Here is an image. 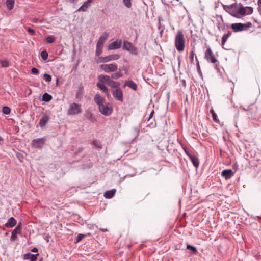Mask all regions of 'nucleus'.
I'll return each mask as SVG.
<instances>
[{
	"instance_id": "26",
	"label": "nucleus",
	"mask_w": 261,
	"mask_h": 261,
	"mask_svg": "<svg viewBox=\"0 0 261 261\" xmlns=\"http://www.w3.org/2000/svg\"><path fill=\"white\" fill-rule=\"evenodd\" d=\"M14 0H7L6 6L9 10H12L13 8Z\"/></svg>"
},
{
	"instance_id": "45",
	"label": "nucleus",
	"mask_w": 261,
	"mask_h": 261,
	"mask_svg": "<svg viewBox=\"0 0 261 261\" xmlns=\"http://www.w3.org/2000/svg\"><path fill=\"white\" fill-rule=\"evenodd\" d=\"M38 251V249L37 248H33L32 249L31 251L33 252H37Z\"/></svg>"
},
{
	"instance_id": "48",
	"label": "nucleus",
	"mask_w": 261,
	"mask_h": 261,
	"mask_svg": "<svg viewBox=\"0 0 261 261\" xmlns=\"http://www.w3.org/2000/svg\"><path fill=\"white\" fill-rule=\"evenodd\" d=\"M153 114H154V111H152L150 114L149 119H150L153 116Z\"/></svg>"
},
{
	"instance_id": "25",
	"label": "nucleus",
	"mask_w": 261,
	"mask_h": 261,
	"mask_svg": "<svg viewBox=\"0 0 261 261\" xmlns=\"http://www.w3.org/2000/svg\"><path fill=\"white\" fill-rule=\"evenodd\" d=\"M231 32H229L226 34H224L223 36L222 39V45L224 46L226 42L227 41L228 38L231 36Z\"/></svg>"
},
{
	"instance_id": "30",
	"label": "nucleus",
	"mask_w": 261,
	"mask_h": 261,
	"mask_svg": "<svg viewBox=\"0 0 261 261\" xmlns=\"http://www.w3.org/2000/svg\"><path fill=\"white\" fill-rule=\"evenodd\" d=\"M237 14L241 15H245V7H241L237 10Z\"/></svg>"
},
{
	"instance_id": "11",
	"label": "nucleus",
	"mask_w": 261,
	"mask_h": 261,
	"mask_svg": "<svg viewBox=\"0 0 261 261\" xmlns=\"http://www.w3.org/2000/svg\"><path fill=\"white\" fill-rule=\"evenodd\" d=\"M247 25L245 24H242L241 23H236L232 24L231 28L234 32H240L243 31L247 28Z\"/></svg>"
},
{
	"instance_id": "35",
	"label": "nucleus",
	"mask_w": 261,
	"mask_h": 261,
	"mask_svg": "<svg viewBox=\"0 0 261 261\" xmlns=\"http://www.w3.org/2000/svg\"><path fill=\"white\" fill-rule=\"evenodd\" d=\"M92 144L97 148H101L102 145L97 140H94L92 142Z\"/></svg>"
},
{
	"instance_id": "41",
	"label": "nucleus",
	"mask_w": 261,
	"mask_h": 261,
	"mask_svg": "<svg viewBox=\"0 0 261 261\" xmlns=\"http://www.w3.org/2000/svg\"><path fill=\"white\" fill-rule=\"evenodd\" d=\"M27 31L31 35H34L35 34V30L32 28H28Z\"/></svg>"
},
{
	"instance_id": "13",
	"label": "nucleus",
	"mask_w": 261,
	"mask_h": 261,
	"mask_svg": "<svg viewBox=\"0 0 261 261\" xmlns=\"http://www.w3.org/2000/svg\"><path fill=\"white\" fill-rule=\"evenodd\" d=\"M235 171H233L232 169H225L222 172L221 175L226 179H228L233 175Z\"/></svg>"
},
{
	"instance_id": "54",
	"label": "nucleus",
	"mask_w": 261,
	"mask_h": 261,
	"mask_svg": "<svg viewBox=\"0 0 261 261\" xmlns=\"http://www.w3.org/2000/svg\"><path fill=\"white\" fill-rule=\"evenodd\" d=\"M177 1H179V0H176Z\"/></svg>"
},
{
	"instance_id": "52",
	"label": "nucleus",
	"mask_w": 261,
	"mask_h": 261,
	"mask_svg": "<svg viewBox=\"0 0 261 261\" xmlns=\"http://www.w3.org/2000/svg\"><path fill=\"white\" fill-rule=\"evenodd\" d=\"M58 82H59V79H57L56 80V85H58Z\"/></svg>"
},
{
	"instance_id": "8",
	"label": "nucleus",
	"mask_w": 261,
	"mask_h": 261,
	"mask_svg": "<svg viewBox=\"0 0 261 261\" xmlns=\"http://www.w3.org/2000/svg\"><path fill=\"white\" fill-rule=\"evenodd\" d=\"M21 232V224L19 223L12 231L10 240L14 241L17 239V234H20Z\"/></svg>"
},
{
	"instance_id": "22",
	"label": "nucleus",
	"mask_w": 261,
	"mask_h": 261,
	"mask_svg": "<svg viewBox=\"0 0 261 261\" xmlns=\"http://www.w3.org/2000/svg\"><path fill=\"white\" fill-rule=\"evenodd\" d=\"M107 85L111 87L117 88L120 85V84L118 82L113 81L112 79H111Z\"/></svg>"
},
{
	"instance_id": "50",
	"label": "nucleus",
	"mask_w": 261,
	"mask_h": 261,
	"mask_svg": "<svg viewBox=\"0 0 261 261\" xmlns=\"http://www.w3.org/2000/svg\"><path fill=\"white\" fill-rule=\"evenodd\" d=\"M199 164H193L196 169H197Z\"/></svg>"
},
{
	"instance_id": "47",
	"label": "nucleus",
	"mask_w": 261,
	"mask_h": 261,
	"mask_svg": "<svg viewBox=\"0 0 261 261\" xmlns=\"http://www.w3.org/2000/svg\"><path fill=\"white\" fill-rule=\"evenodd\" d=\"M38 21L41 22V21L39 20L38 19H37V18H34L33 20V22H37Z\"/></svg>"
},
{
	"instance_id": "15",
	"label": "nucleus",
	"mask_w": 261,
	"mask_h": 261,
	"mask_svg": "<svg viewBox=\"0 0 261 261\" xmlns=\"http://www.w3.org/2000/svg\"><path fill=\"white\" fill-rule=\"evenodd\" d=\"M16 224L17 221L13 217H11L8 220L5 225L7 228H12L14 227Z\"/></svg>"
},
{
	"instance_id": "3",
	"label": "nucleus",
	"mask_w": 261,
	"mask_h": 261,
	"mask_svg": "<svg viewBox=\"0 0 261 261\" xmlns=\"http://www.w3.org/2000/svg\"><path fill=\"white\" fill-rule=\"evenodd\" d=\"M108 37V34L104 33L98 40L96 44V55L99 56L102 51L103 44Z\"/></svg>"
},
{
	"instance_id": "4",
	"label": "nucleus",
	"mask_w": 261,
	"mask_h": 261,
	"mask_svg": "<svg viewBox=\"0 0 261 261\" xmlns=\"http://www.w3.org/2000/svg\"><path fill=\"white\" fill-rule=\"evenodd\" d=\"M82 110L80 104L72 103L68 110V114L70 115H74L80 114L82 112Z\"/></svg>"
},
{
	"instance_id": "39",
	"label": "nucleus",
	"mask_w": 261,
	"mask_h": 261,
	"mask_svg": "<svg viewBox=\"0 0 261 261\" xmlns=\"http://www.w3.org/2000/svg\"><path fill=\"white\" fill-rule=\"evenodd\" d=\"M85 236L83 234H79L75 239V242L78 243L80 242Z\"/></svg>"
},
{
	"instance_id": "28",
	"label": "nucleus",
	"mask_w": 261,
	"mask_h": 261,
	"mask_svg": "<svg viewBox=\"0 0 261 261\" xmlns=\"http://www.w3.org/2000/svg\"><path fill=\"white\" fill-rule=\"evenodd\" d=\"M188 155L189 158L191 159V161L192 163H193V164L199 163L198 159L196 157H195L194 155H192L191 154H189V153L188 154Z\"/></svg>"
},
{
	"instance_id": "9",
	"label": "nucleus",
	"mask_w": 261,
	"mask_h": 261,
	"mask_svg": "<svg viewBox=\"0 0 261 261\" xmlns=\"http://www.w3.org/2000/svg\"><path fill=\"white\" fill-rule=\"evenodd\" d=\"M114 97L120 101L123 100V91L120 88H117L113 92Z\"/></svg>"
},
{
	"instance_id": "49",
	"label": "nucleus",
	"mask_w": 261,
	"mask_h": 261,
	"mask_svg": "<svg viewBox=\"0 0 261 261\" xmlns=\"http://www.w3.org/2000/svg\"><path fill=\"white\" fill-rule=\"evenodd\" d=\"M211 112L212 113V116H213V115L216 114L213 110H211Z\"/></svg>"
},
{
	"instance_id": "44",
	"label": "nucleus",
	"mask_w": 261,
	"mask_h": 261,
	"mask_svg": "<svg viewBox=\"0 0 261 261\" xmlns=\"http://www.w3.org/2000/svg\"><path fill=\"white\" fill-rule=\"evenodd\" d=\"M190 54H191V55H190V56H191V57H190V58H191V60H192V61H193V58H194V52L192 51H191V53H190Z\"/></svg>"
},
{
	"instance_id": "18",
	"label": "nucleus",
	"mask_w": 261,
	"mask_h": 261,
	"mask_svg": "<svg viewBox=\"0 0 261 261\" xmlns=\"http://www.w3.org/2000/svg\"><path fill=\"white\" fill-rule=\"evenodd\" d=\"M123 49L129 51H133V50L136 49L133 44L127 41H124Z\"/></svg>"
},
{
	"instance_id": "36",
	"label": "nucleus",
	"mask_w": 261,
	"mask_h": 261,
	"mask_svg": "<svg viewBox=\"0 0 261 261\" xmlns=\"http://www.w3.org/2000/svg\"><path fill=\"white\" fill-rule=\"evenodd\" d=\"M41 57L44 60H46L48 58V53L46 51H42L41 53Z\"/></svg>"
},
{
	"instance_id": "33",
	"label": "nucleus",
	"mask_w": 261,
	"mask_h": 261,
	"mask_svg": "<svg viewBox=\"0 0 261 261\" xmlns=\"http://www.w3.org/2000/svg\"><path fill=\"white\" fill-rule=\"evenodd\" d=\"M2 112L4 114L8 115L10 113V109L7 106H5L3 108Z\"/></svg>"
},
{
	"instance_id": "37",
	"label": "nucleus",
	"mask_w": 261,
	"mask_h": 261,
	"mask_svg": "<svg viewBox=\"0 0 261 261\" xmlns=\"http://www.w3.org/2000/svg\"><path fill=\"white\" fill-rule=\"evenodd\" d=\"M123 2L127 8H130L131 7V0H123Z\"/></svg>"
},
{
	"instance_id": "2",
	"label": "nucleus",
	"mask_w": 261,
	"mask_h": 261,
	"mask_svg": "<svg viewBox=\"0 0 261 261\" xmlns=\"http://www.w3.org/2000/svg\"><path fill=\"white\" fill-rule=\"evenodd\" d=\"M186 39L182 31L178 30L175 36V46L177 50L179 52H182L185 47Z\"/></svg>"
},
{
	"instance_id": "6",
	"label": "nucleus",
	"mask_w": 261,
	"mask_h": 261,
	"mask_svg": "<svg viewBox=\"0 0 261 261\" xmlns=\"http://www.w3.org/2000/svg\"><path fill=\"white\" fill-rule=\"evenodd\" d=\"M100 68L107 73L115 72L118 69V66L115 64H102Z\"/></svg>"
},
{
	"instance_id": "51",
	"label": "nucleus",
	"mask_w": 261,
	"mask_h": 261,
	"mask_svg": "<svg viewBox=\"0 0 261 261\" xmlns=\"http://www.w3.org/2000/svg\"><path fill=\"white\" fill-rule=\"evenodd\" d=\"M92 0H88L86 2H89V3L90 5H91V3H92Z\"/></svg>"
},
{
	"instance_id": "31",
	"label": "nucleus",
	"mask_w": 261,
	"mask_h": 261,
	"mask_svg": "<svg viewBox=\"0 0 261 261\" xmlns=\"http://www.w3.org/2000/svg\"><path fill=\"white\" fill-rule=\"evenodd\" d=\"M45 40L47 42L49 43H52L55 42V38L53 36H48L45 38Z\"/></svg>"
},
{
	"instance_id": "29",
	"label": "nucleus",
	"mask_w": 261,
	"mask_h": 261,
	"mask_svg": "<svg viewBox=\"0 0 261 261\" xmlns=\"http://www.w3.org/2000/svg\"><path fill=\"white\" fill-rule=\"evenodd\" d=\"M85 117L91 121H94L95 120L93 114L90 112H86L85 113Z\"/></svg>"
},
{
	"instance_id": "7",
	"label": "nucleus",
	"mask_w": 261,
	"mask_h": 261,
	"mask_svg": "<svg viewBox=\"0 0 261 261\" xmlns=\"http://www.w3.org/2000/svg\"><path fill=\"white\" fill-rule=\"evenodd\" d=\"M119 55L118 54L109 55L105 57H100L97 62H108L113 60H117L119 58Z\"/></svg>"
},
{
	"instance_id": "32",
	"label": "nucleus",
	"mask_w": 261,
	"mask_h": 261,
	"mask_svg": "<svg viewBox=\"0 0 261 261\" xmlns=\"http://www.w3.org/2000/svg\"><path fill=\"white\" fill-rule=\"evenodd\" d=\"M245 15L251 14L253 12V9L250 7H245Z\"/></svg>"
},
{
	"instance_id": "21",
	"label": "nucleus",
	"mask_w": 261,
	"mask_h": 261,
	"mask_svg": "<svg viewBox=\"0 0 261 261\" xmlns=\"http://www.w3.org/2000/svg\"><path fill=\"white\" fill-rule=\"evenodd\" d=\"M49 120V117L48 116L44 115L42 117V118L40 119L39 122V124L41 127H44L46 124L47 123Z\"/></svg>"
},
{
	"instance_id": "16",
	"label": "nucleus",
	"mask_w": 261,
	"mask_h": 261,
	"mask_svg": "<svg viewBox=\"0 0 261 261\" xmlns=\"http://www.w3.org/2000/svg\"><path fill=\"white\" fill-rule=\"evenodd\" d=\"M111 79V77L107 75L101 74L98 76V79L99 81L98 82H100L102 84L106 83L108 84Z\"/></svg>"
},
{
	"instance_id": "53",
	"label": "nucleus",
	"mask_w": 261,
	"mask_h": 261,
	"mask_svg": "<svg viewBox=\"0 0 261 261\" xmlns=\"http://www.w3.org/2000/svg\"><path fill=\"white\" fill-rule=\"evenodd\" d=\"M258 3H261V0H258Z\"/></svg>"
},
{
	"instance_id": "40",
	"label": "nucleus",
	"mask_w": 261,
	"mask_h": 261,
	"mask_svg": "<svg viewBox=\"0 0 261 261\" xmlns=\"http://www.w3.org/2000/svg\"><path fill=\"white\" fill-rule=\"evenodd\" d=\"M1 64L2 67H7L9 66V62L7 60H1Z\"/></svg>"
},
{
	"instance_id": "23",
	"label": "nucleus",
	"mask_w": 261,
	"mask_h": 261,
	"mask_svg": "<svg viewBox=\"0 0 261 261\" xmlns=\"http://www.w3.org/2000/svg\"><path fill=\"white\" fill-rule=\"evenodd\" d=\"M90 6L89 2H85L83 5L78 9L79 11H86L88 8Z\"/></svg>"
},
{
	"instance_id": "46",
	"label": "nucleus",
	"mask_w": 261,
	"mask_h": 261,
	"mask_svg": "<svg viewBox=\"0 0 261 261\" xmlns=\"http://www.w3.org/2000/svg\"><path fill=\"white\" fill-rule=\"evenodd\" d=\"M99 230L102 232L108 231V230L107 228H100Z\"/></svg>"
},
{
	"instance_id": "42",
	"label": "nucleus",
	"mask_w": 261,
	"mask_h": 261,
	"mask_svg": "<svg viewBox=\"0 0 261 261\" xmlns=\"http://www.w3.org/2000/svg\"><path fill=\"white\" fill-rule=\"evenodd\" d=\"M31 72L34 74H38L39 73V70L36 68H33L31 69Z\"/></svg>"
},
{
	"instance_id": "34",
	"label": "nucleus",
	"mask_w": 261,
	"mask_h": 261,
	"mask_svg": "<svg viewBox=\"0 0 261 261\" xmlns=\"http://www.w3.org/2000/svg\"><path fill=\"white\" fill-rule=\"evenodd\" d=\"M187 249L188 250H191L194 253H196L197 252L196 248L190 245H188L187 246Z\"/></svg>"
},
{
	"instance_id": "10",
	"label": "nucleus",
	"mask_w": 261,
	"mask_h": 261,
	"mask_svg": "<svg viewBox=\"0 0 261 261\" xmlns=\"http://www.w3.org/2000/svg\"><path fill=\"white\" fill-rule=\"evenodd\" d=\"M44 138L34 139L32 142V145L35 148H41L44 146Z\"/></svg>"
},
{
	"instance_id": "24",
	"label": "nucleus",
	"mask_w": 261,
	"mask_h": 261,
	"mask_svg": "<svg viewBox=\"0 0 261 261\" xmlns=\"http://www.w3.org/2000/svg\"><path fill=\"white\" fill-rule=\"evenodd\" d=\"M52 99V96L47 93H45L42 96V100L49 102Z\"/></svg>"
},
{
	"instance_id": "17",
	"label": "nucleus",
	"mask_w": 261,
	"mask_h": 261,
	"mask_svg": "<svg viewBox=\"0 0 261 261\" xmlns=\"http://www.w3.org/2000/svg\"><path fill=\"white\" fill-rule=\"evenodd\" d=\"M97 86L100 90H101L103 92L105 93V94L108 97H109V93L108 92V88L105 85L100 82H98L97 83Z\"/></svg>"
},
{
	"instance_id": "19",
	"label": "nucleus",
	"mask_w": 261,
	"mask_h": 261,
	"mask_svg": "<svg viewBox=\"0 0 261 261\" xmlns=\"http://www.w3.org/2000/svg\"><path fill=\"white\" fill-rule=\"evenodd\" d=\"M127 86L134 90L137 89V85L132 80L126 81L125 82L124 87Z\"/></svg>"
},
{
	"instance_id": "12",
	"label": "nucleus",
	"mask_w": 261,
	"mask_h": 261,
	"mask_svg": "<svg viewBox=\"0 0 261 261\" xmlns=\"http://www.w3.org/2000/svg\"><path fill=\"white\" fill-rule=\"evenodd\" d=\"M121 45H122L121 40H116V41H115L112 42L108 45V49L109 50L119 49L121 47Z\"/></svg>"
},
{
	"instance_id": "43",
	"label": "nucleus",
	"mask_w": 261,
	"mask_h": 261,
	"mask_svg": "<svg viewBox=\"0 0 261 261\" xmlns=\"http://www.w3.org/2000/svg\"><path fill=\"white\" fill-rule=\"evenodd\" d=\"M213 117V119L214 121L215 122H217V115L215 114V115H213V116H212Z\"/></svg>"
},
{
	"instance_id": "38",
	"label": "nucleus",
	"mask_w": 261,
	"mask_h": 261,
	"mask_svg": "<svg viewBox=\"0 0 261 261\" xmlns=\"http://www.w3.org/2000/svg\"><path fill=\"white\" fill-rule=\"evenodd\" d=\"M43 77H44V79L46 81V82H49L51 81V76L48 74H44L43 75Z\"/></svg>"
},
{
	"instance_id": "20",
	"label": "nucleus",
	"mask_w": 261,
	"mask_h": 261,
	"mask_svg": "<svg viewBox=\"0 0 261 261\" xmlns=\"http://www.w3.org/2000/svg\"><path fill=\"white\" fill-rule=\"evenodd\" d=\"M116 192V190L115 189L107 191L104 193V197L106 198L110 199L114 196Z\"/></svg>"
},
{
	"instance_id": "14",
	"label": "nucleus",
	"mask_w": 261,
	"mask_h": 261,
	"mask_svg": "<svg viewBox=\"0 0 261 261\" xmlns=\"http://www.w3.org/2000/svg\"><path fill=\"white\" fill-rule=\"evenodd\" d=\"M39 254H33L31 253H28L23 255V259L25 260L29 259L31 261H36Z\"/></svg>"
},
{
	"instance_id": "27",
	"label": "nucleus",
	"mask_w": 261,
	"mask_h": 261,
	"mask_svg": "<svg viewBox=\"0 0 261 261\" xmlns=\"http://www.w3.org/2000/svg\"><path fill=\"white\" fill-rule=\"evenodd\" d=\"M122 76H123V74L121 72H116V73L112 74L111 76V77L112 79L116 80L120 77H122Z\"/></svg>"
},
{
	"instance_id": "1",
	"label": "nucleus",
	"mask_w": 261,
	"mask_h": 261,
	"mask_svg": "<svg viewBox=\"0 0 261 261\" xmlns=\"http://www.w3.org/2000/svg\"><path fill=\"white\" fill-rule=\"evenodd\" d=\"M94 101L99 106V111L106 116L110 115L112 112V109L109 107L105 100L99 94H96L94 98Z\"/></svg>"
},
{
	"instance_id": "5",
	"label": "nucleus",
	"mask_w": 261,
	"mask_h": 261,
	"mask_svg": "<svg viewBox=\"0 0 261 261\" xmlns=\"http://www.w3.org/2000/svg\"><path fill=\"white\" fill-rule=\"evenodd\" d=\"M204 56L208 62H210L212 63H215L218 62V60L215 57L210 47H208L205 51Z\"/></svg>"
}]
</instances>
